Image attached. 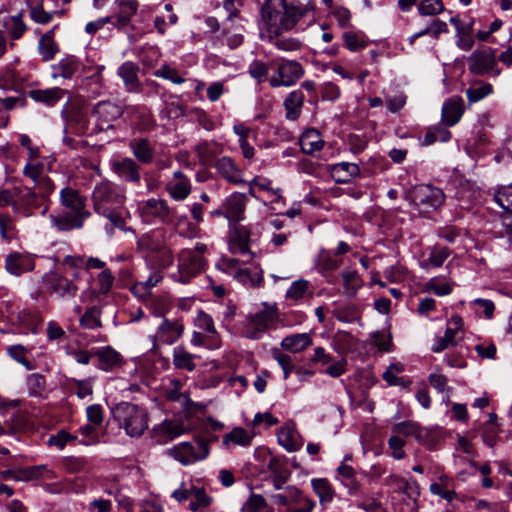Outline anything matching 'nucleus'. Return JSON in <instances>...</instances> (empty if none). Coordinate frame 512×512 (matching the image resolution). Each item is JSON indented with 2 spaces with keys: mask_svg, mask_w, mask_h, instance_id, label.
Wrapping results in <instances>:
<instances>
[{
  "mask_svg": "<svg viewBox=\"0 0 512 512\" xmlns=\"http://www.w3.org/2000/svg\"><path fill=\"white\" fill-rule=\"evenodd\" d=\"M313 290L307 280L299 279L294 281L286 291V299L293 304H300L312 298Z\"/></svg>",
  "mask_w": 512,
  "mask_h": 512,
  "instance_id": "nucleus-34",
  "label": "nucleus"
},
{
  "mask_svg": "<svg viewBox=\"0 0 512 512\" xmlns=\"http://www.w3.org/2000/svg\"><path fill=\"white\" fill-rule=\"evenodd\" d=\"M69 92L60 87H52L46 89L30 90L28 95L35 102L41 103L47 107H54Z\"/></svg>",
  "mask_w": 512,
  "mask_h": 512,
  "instance_id": "nucleus-26",
  "label": "nucleus"
},
{
  "mask_svg": "<svg viewBox=\"0 0 512 512\" xmlns=\"http://www.w3.org/2000/svg\"><path fill=\"white\" fill-rule=\"evenodd\" d=\"M405 199L418 207L437 209L443 204L445 196L441 189L422 184L406 193Z\"/></svg>",
  "mask_w": 512,
  "mask_h": 512,
  "instance_id": "nucleus-8",
  "label": "nucleus"
},
{
  "mask_svg": "<svg viewBox=\"0 0 512 512\" xmlns=\"http://www.w3.org/2000/svg\"><path fill=\"white\" fill-rule=\"evenodd\" d=\"M251 231L243 225H234L230 237V250L233 253L245 254L249 252V243L251 241Z\"/></svg>",
  "mask_w": 512,
  "mask_h": 512,
  "instance_id": "nucleus-29",
  "label": "nucleus"
},
{
  "mask_svg": "<svg viewBox=\"0 0 512 512\" xmlns=\"http://www.w3.org/2000/svg\"><path fill=\"white\" fill-rule=\"evenodd\" d=\"M468 66L470 72L476 75L498 76L500 74L495 51L491 48L475 50L468 59Z\"/></svg>",
  "mask_w": 512,
  "mask_h": 512,
  "instance_id": "nucleus-10",
  "label": "nucleus"
},
{
  "mask_svg": "<svg viewBox=\"0 0 512 512\" xmlns=\"http://www.w3.org/2000/svg\"><path fill=\"white\" fill-rule=\"evenodd\" d=\"M303 103L304 94L301 90L290 92L284 100L287 119L296 120L300 116Z\"/></svg>",
  "mask_w": 512,
  "mask_h": 512,
  "instance_id": "nucleus-40",
  "label": "nucleus"
},
{
  "mask_svg": "<svg viewBox=\"0 0 512 512\" xmlns=\"http://www.w3.org/2000/svg\"><path fill=\"white\" fill-rule=\"evenodd\" d=\"M330 173L336 183L345 184L360 175V168L355 163L340 162L330 166Z\"/></svg>",
  "mask_w": 512,
  "mask_h": 512,
  "instance_id": "nucleus-31",
  "label": "nucleus"
},
{
  "mask_svg": "<svg viewBox=\"0 0 512 512\" xmlns=\"http://www.w3.org/2000/svg\"><path fill=\"white\" fill-rule=\"evenodd\" d=\"M268 503L260 494L252 493L242 507L243 512H265Z\"/></svg>",
  "mask_w": 512,
  "mask_h": 512,
  "instance_id": "nucleus-59",
  "label": "nucleus"
},
{
  "mask_svg": "<svg viewBox=\"0 0 512 512\" xmlns=\"http://www.w3.org/2000/svg\"><path fill=\"white\" fill-rule=\"evenodd\" d=\"M247 198L245 194L233 192L223 201L226 210V218L230 223H238L244 218Z\"/></svg>",
  "mask_w": 512,
  "mask_h": 512,
  "instance_id": "nucleus-19",
  "label": "nucleus"
},
{
  "mask_svg": "<svg viewBox=\"0 0 512 512\" xmlns=\"http://www.w3.org/2000/svg\"><path fill=\"white\" fill-rule=\"evenodd\" d=\"M154 431L163 439L171 440L186 433L187 429L179 421L165 420Z\"/></svg>",
  "mask_w": 512,
  "mask_h": 512,
  "instance_id": "nucleus-43",
  "label": "nucleus"
},
{
  "mask_svg": "<svg viewBox=\"0 0 512 512\" xmlns=\"http://www.w3.org/2000/svg\"><path fill=\"white\" fill-rule=\"evenodd\" d=\"M463 319L461 316L455 314L448 320L447 327L443 336H436L431 350L434 353H441L450 347L457 346V338L462 332Z\"/></svg>",
  "mask_w": 512,
  "mask_h": 512,
  "instance_id": "nucleus-15",
  "label": "nucleus"
},
{
  "mask_svg": "<svg viewBox=\"0 0 512 512\" xmlns=\"http://www.w3.org/2000/svg\"><path fill=\"white\" fill-rule=\"evenodd\" d=\"M234 279L245 286L256 287L261 285L263 276L262 271L259 268H250L241 264L234 276Z\"/></svg>",
  "mask_w": 512,
  "mask_h": 512,
  "instance_id": "nucleus-39",
  "label": "nucleus"
},
{
  "mask_svg": "<svg viewBox=\"0 0 512 512\" xmlns=\"http://www.w3.org/2000/svg\"><path fill=\"white\" fill-rule=\"evenodd\" d=\"M312 337L309 333H297L286 336L281 341V347L292 353H299L312 345Z\"/></svg>",
  "mask_w": 512,
  "mask_h": 512,
  "instance_id": "nucleus-38",
  "label": "nucleus"
},
{
  "mask_svg": "<svg viewBox=\"0 0 512 512\" xmlns=\"http://www.w3.org/2000/svg\"><path fill=\"white\" fill-rule=\"evenodd\" d=\"M138 66L130 61L124 62L117 71L118 76L123 80L128 92L139 91Z\"/></svg>",
  "mask_w": 512,
  "mask_h": 512,
  "instance_id": "nucleus-36",
  "label": "nucleus"
},
{
  "mask_svg": "<svg viewBox=\"0 0 512 512\" xmlns=\"http://www.w3.org/2000/svg\"><path fill=\"white\" fill-rule=\"evenodd\" d=\"M91 199L94 211L110 221V224L105 226L108 234L113 232V227H124L125 221L117 212L126 199L124 187L109 180L100 181L94 186Z\"/></svg>",
  "mask_w": 512,
  "mask_h": 512,
  "instance_id": "nucleus-2",
  "label": "nucleus"
},
{
  "mask_svg": "<svg viewBox=\"0 0 512 512\" xmlns=\"http://www.w3.org/2000/svg\"><path fill=\"white\" fill-rule=\"evenodd\" d=\"M215 168L221 177L230 183L239 184L244 182L242 170L228 156L219 158L215 163Z\"/></svg>",
  "mask_w": 512,
  "mask_h": 512,
  "instance_id": "nucleus-27",
  "label": "nucleus"
},
{
  "mask_svg": "<svg viewBox=\"0 0 512 512\" xmlns=\"http://www.w3.org/2000/svg\"><path fill=\"white\" fill-rule=\"evenodd\" d=\"M80 324L86 329H96L101 327L100 310L95 306L89 308L81 317Z\"/></svg>",
  "mask_w": 512,
  "mask_h": 512,
  "instance_id": "nucleus-62",
  "label": "nucleus"
},
{
  "mask_svg": "<svg viewBox=\"0 0 512 512\" xmlns=\"http://www.w3.org/2000/svg\"><path fill=\"white\" fill-rule=\"evenodd\" d=\"M195 152L199 161L202 164L207 165L218 153V145L215 142L203 141L195 146Z\"/></svg>",
  "mask_w": 512,
  "mask_h": 512,
  "instance_id": "nucleus-54",
  "label": "nucleus"
},
{
  "mask_svg": "<svg viewBox=\"0 0 512 512\" xmlns=\"http://www.w3.org/2000/svg\"><path fill=\"white\" fill-rule=\"evenodd\" d=\"M184 326L181 320H169L163 318L158 325L155 333L151 336L152 350H156L159 345H172L182 336Z\"/></svg>",
  "mask_w": 512,
  "mask_h": 512,
  "instance_id": "nucleus-12",
  "label": "nucleus"
},
{
  "mask_svg": "<svg viewBox=\"0 0 512 512\" xmlns=\"http://www.w3.org/2000/svg\"><path fill=\"white\" fill-rule=\"evenodd\" d=\"M163 276L159 271H153L145 281L136 282L131 291L138 297L144 298L149 294V291L161 282Z\"/></svg>",
  "mask_w": 512,
  "mask_h": 512,
  "instance_id": "nucleus-51",
  "label": "nucleus"
},
{
  "mask_svg": "<svg viewBox=\"0 0 512 512\" xmlns=\"http://www.w3.org/2000/svg\"><path fill=\"white\" fill-rule=\"evenodd\" d=\"M189 508L192 511H201L208 507L212 501L203 488L192 486V494Z\"/></svg>",
  "mask_w": 512,
  "mask_h": 512,
  "instance_id": "nucleus-55",
  "label": "nucleus"
},
{
  "mask_svg": "<svg viewBox=\"0 0 512 512\" xmlns=\"http://www.w3.org/2000/svg\"><path fill=\"white\" fill-rule=\"evenodd\" d=\"M444 10L441 0H421L418 5V13L421 16H435Z\"/></svg>",
  "mask_w": 512,
  "mask_h": 512,
  "instance_id": "nucleus-61",
  "label": "nucleus"
},
{
  "mask_svg": "<svg viewBox=\"0 0 512 512\" xmlns=\"http://www.w3.org/2000/svg\"><path fill=\"white\" fill-rule=\"evenodd\" d=\"M205 264L206 261L203 256L185 248L177 255V270L170 273L169 276L175 282L187 284L204 270Z\"/></svg>",
  "mask_w": 512,
  "mask_h": 512,
  "instance_id": "nucleus-5",
  "label": "nucleus"
},
{
  "mask_svg": "<svg viewBox=\"0 0 512 512\" xmlns=\"http://www.w3.org/2000/svg\"><path fill=\"white\" fill-rule=\"evenodd\" d=\"M253 185H257L258 190L265 191L272 196V202H279L282 199L281 189L273 188L272 181L268 178L256 176L253 178Z\"/></svg>",
  "mask_w": 512,
  "mask_h": 512,
  "instance_id": "nucleus-58",
  "label": "nucleus"
},
{
  "mask_svg": "<svg viewBox=\"0 0 512 512\" xmlns=\"http://www.w3.org/2000/svg\"><path fill=\"white\" fill-rule=\"evenodd\" d=\"M34 258L29 254L11 253L5 259L6 271L14 276H20L34 269Z\"/></svg>",
  "mask_w": 512,
  "mask_h": 512,
  "instance_id": "nucleus-21",
  "label": "nucleus"
},
{
  "mask_svg": "<svg viewBox=\"0 0 512 512\" xmlns=\"http://www.w3.org/2000/svg\"><path fill=\"white\" fill-rule=\"evenodd\" d=\"M115 4L118 7V12L116 14V22L114 25L117 28H122L127 26L133 16L136 14L138 10V1L137 0H115Z\"/></svg>",
  "mask_w": 512,
  "mask_h": 512,
  "instance_id": "nucleus-37",
  "label": "nucleus"
},
{
  "mask_svg": "<svg viewBox=\"0 0 512 512\" xmlns=\"http://www.w3.org/2000/svg\"><path fill=\"white\" fill-rule=\"evenodd\" d=\"M314 7V0H266L261 9L262 38L281 51L300 50V40L279 36L282 32L293 30Z\"/></svg>",
  "mask_w": 512,
  "mask_h": 512,
  "instance_id": "nucleus-1",
  "label": "nucleus"
},
{
  "mask_svg": "<svg viewBox=\"0 0 512 512\" xmlns=\"http://www.w3.org/2000/svg\"><path fill=\"white\" fill-rule=\"evenodd\" d=\"M301 150L308 155H314L320 152L324 147V140L316 129H307L299 140Z\"/></svg>",
  "mask_w": 512,
  "mask_h": 512,
  "instance_id": "nucleus-33",
  "label": "nucleus"
},
{
  "mask_svg": "<svg viewBox=\"0 0 512 512\" xmlns=\"http://www.w3.org/2000/svg\"><path fill=\"white\" fill-rule=\"evenodd\" d=\"M173 226L176 232L185 238H194L199 231L197 224L190 221L185 214L176 215L173 220Z\"/></svg>",
  "mask_w": 512,
  "mask_h": 512,
  "instance_id": "nucleus-48",
  "label": "nucleus"
},
{
  "mask_svg": "<svg viewBox=\"0 0 512 512\" xmlns=\"http://www.w3.org/2000/svg\"><path fill=\"white\" fill-rule=\"evenodd\" d=\"M94 355L98 359L97 368L106 372H111L123 364V357L111 346L94 349Z\"/></svg>",
  "mask_w": 512,
  "mask_h": 512,
  "instance_id": "nucleus-22",
  "label": "nucleus"
},
{
  "mask_svg": "<svg viewBox=\"0 0 512 512\" xmlns=\"http://www.w3.org/2000/svg\"><path fill=\"white\" fill-rule=\"evenodd\" d=\"M304 76L303 66L296 60L280 59L277 69L269 78L272 88L291 87Z\"/></svg>",
  "mask_w": 512,
  "mask_h": 512,
  "instance_id": "nucleus-7",
  "label": "nucleus"
},
{
  "mask_svg": "<svg viewBox=\"0 0 512 512\" xmlns=\"http://www.w3.org/2000/svg\"><path fill=\"white\" fill-rule=\"evenodd\" d=\"M91 68H87L75 56H66L51 66V77L54 80L72 79L80 72L87 73Z\"/></svg>",
  "mask_w": 512,
  "mask_h": 512,
  "instance_id": "nucleus-16",
  "label": "nucleus"
},
{
  "mask_svg": "<svg viewBox=\"0 0 512 512\" xmlns=\"http://www.w3.org/2000/svg\"><path fill=\"white\" fill-rule=\"evenodd\" d=\"M139 215L147 224L165 223L170 216V208L164 199L150 198L138 206Z\"/></svg>",
  "mask_w": 512,
  "mask_h": 512,
  "instance_id": "nucleus-14",
  "label": "nucleus"
},
{
  "mask_svg": "<svg viewBox=\"0 0 512 512\" xmlns=\"http://www.w3.org/2000/svg\"><path fill=\"white\" fill-rule=\"evenodd\" d=\"M345 47L351 52H357L364 49L369 40L366 35L361 31L348 30L342 35Z\"/></svg>",
  "mask_w": 512,
  "mask_h": 512,
  "instance_id": "nucleus-49",
  "label": "nucleus"
},
{
  "mask_svg": "<svg viewBox=\"0 0 512 512\" xmlns=\"http://www.w3.org/2000/svg\"><path fill=\"white\" fill-rule=\"evenodd\" d=\"M8 321L19 334H28L36 331L37 317L28 311L11 312Z\"/></svg>",
  "mask_w": 512,
  "mask_h": 512,
  "instance_id": "nucleus-28",
  "label": "nucleus"
},
{
  "mask_svg": "<svg viewBox=\"0 0 512 512\" xmlns=\"http://www.w3.org/2000/svg\"><path fill=\"white\" fill-rule=\"evenodd\" d=\"M115 420L127 435L139 437L148 428V413L145 408L129 402H121L113 409Z\"/></svg>",
  "mask_w": 512,
  "mask_h": 512,
  "instance_id": "nucleus-4",
  "label": "nucleus"
},
{
  "mask_svg": "<svg viewBox=\"0 0 512 512\" xmlns=\"http://www.w3.org/2000/svg\"><path fill=\"white\" fill-rule=\"evenodd\" d=\"M464 113V101L461 97H451L442 105L441 117L446 126L457 124Z\"/></svg>",
  "mask_w": 512,
  "mask_h": 512,
  "instance_id": "nucleus-25",
  "label": "nucleus"
},
{
  "mask_svg": "<svg viewBox=\"0 0 512 512\" xmlns=\"http://www.w3.org/2000/svg\"><path fill=\"white\" fill-rule=\"evenodd\" d=\"M173 365L176 369L193 371L196 368L194 360L196 355L189 353L183 346H177L173 349Z\"/></svg>",
  "mask_w": 512,
  "mask_h": 512,
  "instance_id": "nucleus-44",
  "label": "nucleus"
},
{
  "mask_svg": "<svg viewBox=\"0 0 512 512\" xmlns=\"http://www.w3.org/2000/svg\"><path fill=\"white\" fill-rule=\"evenodd\" d=\"M451 132L442 126L430 127L423 138L420 139L421 146H430L437 141L448 142L451 139Z\"/></svg>",
  "mask_w": 512,
  "mask_h": 512,
  "instance_id": "nucleus-50",
  "label": "nucleus"
},
{
  "mask_svg": "<svg viewBox=\"0 0 512 512\" xmlns=\"http://www.w3.org/2000/svg\"><path fill=\"white\" fill-rule=\"evenodd\" d=\"M5 25L13 39H19L26 31V25L20 14L12 16Z\"/></svg>",
  "mask_w": 512,
  "mask_h": 512,
  "instance_id": "nucleus-64",
  "label": "nucleus"
},
{
  "mask_svg": "<svg viewBox=\"0 0 512 512\" xmlns=\"http://www.w3.org/2000/svg\"><path fill=\"white\" fill-rule=\"evenodd\" d=\"M344 294L353 297L363 286V280L359 273L353 269H344L341 272Z\"/></svg>",
  "mask_w": 512,
  "mask_h": 512,
  "instance_id": "nucleus-41",
  "label": "nucleus"
},
{
  "mask_svg": "<svg viewBox=\"0 0 512 512\" xmlns=\"http://www.w3.org/2000/svg\"><path fill=\"white\" fill-rule=\"evenodd\" d=\"M63 265L72 270L75 279H79L83 270L103 269L105 262L95 257L66 256Z\"/></svg>",
  "mask_w": 512,
  "mask_h": 512,
  "instance_id": "nucleus-18",
  "label": "nucleus"
},
{
  "mask_svg": "<svg viewBox=\"0 0 512 512\" xmlns=\"http://www.w3.org/2000/svg\"><path fill=\"white\" fill-rule=\"evenodd\" d=\"M277 310L272 306H265L263 310L249 315L246 318L245 336L258 339L261 334L275 321Z\"/></svg>",
  "mask_w": 512,
  "mask_h": 512,
  "instance_id": "nucleus-13",
  "label": "nucleus"
},
{
  "mask_svg": "<svg viewBox=\"0 0 512 512\" xmlns=\"http://www.w3.org/2000/svg\"><path fill=\"white\" fill-rule=\"evenodd\" d=\"M60 203L69 210L66 215H50L51 225L59 231H70L82 228L84 221L91 213L86 209V199L71 188L64 187L60 191Z\"/></svg>",
  "mask_w": 512,
  "mask_h": 512,
  "instance_id": "nucleus-3",
  "label": "nucleus"
},
{
  "mask_svg": "<svg viewBox=\"0 0 512 512\" xmlns=\"http://www.w3.org/2000/svg\"><path fill=\"white\" fill-rule=\"evenodd\" d=\"M267 470L270 472L276 490H280L291 475L285 462L279 457H271L269 459Z\"/></svg>",
  "mask_w": 512,
  "mask_h": 512,
  "instance_id": "nucleus-30",
  "label": "nucleus"
},
{
  "mask_svg": "<svg viewBox=\"0 0 512 512\" xmlns=\"http://www.w3.org/2000/svg\"><path fill=\"white\" fill-rule=\"evenodd\" d=\"M278 442L288 452L298 451L303 445L298 432L293 428L281 429L278 433Z\"/></svg>",
  "mask_w": 512,
  "mask_h": 512,
  "instance_id": "nucleus-42",
  "label": "nucleus"
},
{
  "mask_svg": "<svg viewBox=\"0 0 512 512\" xmlns=\"http://www.w3.org/2000/svg\"><path fill=\"white\" fill-rule=\"evenodd\" d=\"M252 436L241 427L234 428L231 432L225 434L222 439V445L226 449H230L231 444L247 447L251 444Z\"/></svg>",
  "mask_w": 512,
  "mask_h": 512,
  "instance_id": "nucleus-46",
  "label": "nucleus"
},
{
  "mask_svg": "<svg viewBox=\"0 0 512 512\" xmlns=\"http://www.w3.org/2000/svg\"><path fill=\"white\" fill-rule=\"evenodd\" d=\"M311 485L313 487L314 492L319 497L320 504L323 507H326L328 504L331 503L334 497V490L327 479H312Z\"/></svg>",
  "mask_w": 512,
  "mask_h": 512,
  "instance_id": "nucleus-47",
  "label": "nucleus"
},
{
  "mask_svg": "<svg viewBox=\"0 0 512 512\" xmlns=\"http://www.w3.org/2000/svg\"><path fill=\"white\" fill-rule=\"evenodd\" d=\"M62 116L65 118L66 132L72 131L76 134L82 135L88 132V118L84 112L81 110L75 109L65 113V110L62 111Z\"/></svg>",
  "mask_w": 512,
  "mask_h": 512,
  "instance_id": "nucleus-35",
  "label": "nucleus"
},
{
  "mask_svg": "<svg viewBox=\"0 0 512 512\" xmlns=\"http://www.w3.org/2000/svg\"><path fill=\"white\" fill-rule=\"evenodd\" d=\"M450 254L451 250L448 247L434 245L429 247L426 253H423V258L419 261V266L426 271L439 268L448 259Z\"/></svg>",
  "mask_w": 512,
  "mask_h": 512,
  "instance_id": "nucleus-23",
  "label": "nucleus"
},
{
  "mask_svg": "<svg viewBox=\"0 0 512 512\" xmlns=\"http://www.w3.org/2000/svg\"><path fill=\"white\" fill-rule=\"evenodd\" d=\"M113 173L122 181L139 184L141 173L139 164L130 157L113 160L110 164Z\"/></svg>",
  "mask_w": 512,
  "mask_h": 512,
  "instance_id": "nucleus-17",
  "label": "nucleus"
},
{
  "mask_svg": "<svg viewBox=\"0 0 512 512\" xmlns=\"http://www.w3.org/2000/svg\"><path fill=\"white\" fill-rule=\"evenodd\" d=\"M292 504L288 507V512H312L315 502L305 497L298 489L292 490Z\"/></svg>",
  "mask_w": 512,
  "mask_h": 512,
  "instance_id": "nucleus-52",
  "label": "nucleus"
},
{
  "mask_svg": "<svg viewBox=\"0 0 512 512\" xmlns=\"http://www.w3.org/2000/svg\"><path fill=\"white\" fill-rule=\"evenodd\" d=\"M71 277L69 279L58 271H50L44 275L43 283L50 293L62 299H71L78 291V286L74 283L76 279L72 275Z\"/></svg>",
  "mask_w": 512,
  "mask_h": 512,
  "instance_id": "nucleus-11",
  "label": "nucleus"
},
{
  "mask_svg": "<svg viewBox=\"0 0 512 512\" xmlns=\"http://www.w3.org/2000/svg\"><path fill=\"white\" fill-rule=\"evenodd\" d=\"M38 51L44 61H50L58 52V47L50 36H42L38 44Z\"/></svg>",
  "mask_w": 512,
  "mask_h": 512,
  "instance_id": "nucleus-57",
  "label": "nucleus"
},
{
  "mask_svg": "<svg viewBox=\"0 0 512 512\" xmlns=\"http://www.w3.org/2000/svg\"><path fill=\"white\" fill-rule=\"evenodd\" d=\"M333 315L337 320L344 323L358 321L361 317L360 309L354 304H347L338 307L333 311Z\"/></svg>",
  "mask_w": 512,
  "mask_h": 512,
  "instance_id": "nucleus-53",
  "label": "nucleus"
},
{
  "mask_svg": "<svg viewBox=\"0 0 512 512\" xmlns=\"http://www.w3.org/2000/svg\"><path fill=\"white\" fill-rule=\"evenodd\" d=\"M149 311L156 317L165 318V315L172 309L173 302L168 295H155L147 302Z\"/></svg>",
  "mask_w": 512,
  "mask_h": 512,
  "instance_id": "nucleus-45",
  "label": "nucleus"
},
{
  "mask_svg": "<svg viewBox=\"0 0 512 512\" xmlns=\"http://www.w3.org/2000/svg\"><path fill=\"white\" fill-rule=\"evenodd\" d=\"M123 115V108L111 101H100L94 105L91 116L95 121V131H105L114 127L113 123Z\"/></svg>",
  "mask_w": 512,
  "mask_h": 512,
  "instance_id": "nucleus-9",
  "label": "nucleus"
},
{
  "mask_svg": "<svg viewBox=\"0 0 512 512\" xmlns=\"http://www.w3.org/2000/svg\"><path fill=\"white\" fill-rule=\"evenodd\" d=\"M191 182L181 171H175L166 184V191L175 201L185 200L191 193Z\"/></svg>",
  "mask_w": 512,
  "mask_h": 512,
  "instance_id": "nucleus-20",
  "label": "nucleus"
},
{
  "mask_svg": "<svg viewBox=\"0 0 512 512\" xmlns=\"http://www.w3.org/2000/svg\"><path fill=\"white\" fill-rule=\"evenodd\" d=\"M66 388L80 400L91 399L94 391V378L85 379L68 378Z\"/></svg>",
  "mask_w": 512,
  "mask_h": 512,
  "instance_id": "nucleus-32",
  "label": "nucleus"
},
{
  "mask_svg": "<svg viewBox=\"0 0 512 512\" xmlns=\"http://www.w3.org/2000/svg\"><path fill=\"white\" fill-rule=\"evenodd\" d=\"M269 67L268 65L258 59H254L248 66L249 75L257 81V83H262L266 80L268 75Z\"/></svg>",
  "mask_w": 512,
  "mask_h": 512,
  "instance_id": "nucleus-60",
  "label": "nucleus"
},
{
  "mask_svg": "<svg viewBox=\"0 0 512 512\" xmlns=\"http://www.w3.org/2000/svg\"><path fill=\"white\" fill-rule=\"evenodd\" d=\"M132 155L142 164H151L155 157V146L148 138H134L129 142Z\"/></svg>",
  "mask_w": 512,
  "mask_h": 512,
  "instance_id": "nucleus-24",
  "label": "nucleus"
},
{
  "mask_svg": "<svg viewBox=\"0 0 512 512\" xmlns=\"http://www.w3.org/2000/svg\"><path fill=\"white\" fill-rule=\"evenodd\" d=\"M426 289L437 296H446L452 292L453 284L449 282H440L439 278L433 277L427 281Z\"/></svg>",
  "mask_w": 512,
  "mask_h": 512,
  "instance_id": "nucleus-63",
  "label": "nucleus"
},
{
  "mask_svg": "<svg viewBox=\"0 0 512 512\" xmlns=\"http://www.w3.org/2000/svg\"><path fill=\"white\" fill-rule=\"evenodd\" d=\"M392 431L398 436L415 437L417 440L421 437V429L418 423L413 421H403L396 423Z\"/></svg>",
  "mask_w": 512,
  "mask_h": 512,
  "instance_id": "nucleus-56",
  "label": "nucleus"
},
{
  "mask_svg": "<svg viewBox=\"0 0 512 512\" xmlns=\"http://www.w3.org/2000/svg\"><path fill=\"white\" fill-rule=\"evenodd\" d=\"M167 454L187 466L204 460L209 454V447L204 439L195 438L191 442H181L175 445L167 450Z\"/></svg>",
  "mask_w": 512,
  "mask_h": 512,
  "instance_id": "nucleus-6",
  "label": "nucleus"
}]
</instances>
